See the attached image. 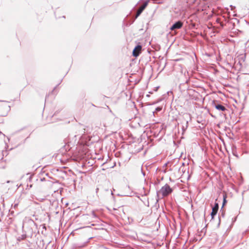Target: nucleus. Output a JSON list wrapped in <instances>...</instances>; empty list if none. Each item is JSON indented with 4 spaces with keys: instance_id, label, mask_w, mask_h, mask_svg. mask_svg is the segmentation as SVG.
I'll return each instance as SVG.
<instances>
[{
    "instance_id": "obj_1",
    "label": "nucleus",
    "mask_w": 249,
    "mask_h": 249,
    "mask_svg": "<svg viewBox=\"0 0 249 249\" xmlns=\"http://www.w3.org/2000/svg\"><path fill=\"white\" fill-rule=\"evenodd\" d=\"M172 191V189L166 184L157 192V196L159 198H162L170 194Z\"/></svg>"
},
{
    "instance_id": "obj_2",
    "label": "nucleus",
    "mask_w": 249,
    "mask_h": 249,
    "mask_svg": "<svg viewBox=\"0 0 249 249\" xmlns=\"http://www.w3.org/2000/svg\"><path fill=\"white\" fill-rule=\"evenodd\" d=\"M183 26V23L180 21H178L175 23L174 24H173L170 28V30L173 31L175 29H178L181 28Z\"/></svg>"
},
{
    "instance_id": "obj_3",
    "label": "nucleus",
    "mask_w": 249,
    "mask_h": 249,
    "mask_svg": "<svg viewBox=\"0 0 249 249\" xmlns=\"http://www.w3.org/2000/svg\"><path fill=\"white\" fill-rule=\"evenodd\" d=\"M148 1L145 2L138 10L137 12V14L136 15V18H137L138 16L140 15V14L142 13V12L144 10V9L146 8V7L148 5Z\"/></svg>"
},
{
    "instance_id": "obj_4",
    "label": "nucleus",
    "mask_w": 249,
    "mask_h": 249,
    "mask_svg": "<svg viewBox=\"0 0 249 249\" xmlns=\"http://www.w3.org/2000/svg\"><path fill=\"white\" fill-rule=\"evenodd\" d=\"M142 50V46L141 45H137L133 51V55L135 57H137L139 55Z\"/></svg>"
},
{
    "instance_id": "obj_5",
    "label": "nucleus",
    "mask_w": 249,
    "mask_h": 249,
    "mask_svg": "<svg viewBox=\"0 0 249 249\" xmlns=\"http://www.w3.org/2000/svg\"><path fill=\"white\" fill-rule=\"evenodd\" d=\"M218 210V204L215 203L214 206L213 208L211 215L212 218L216 214Z\"/></svg>"
},
{
    "instance_id": "obj_6",
    "label": "nucleus",
    "mask_w": 249,
    "mask_h": 249,
    "mask_svg": "<svg viewBox=\"0 0 249 249\" xmlns=\"http://www.w3.org/2000/svg\"><path fill=\"white\" fill-rule=\"evenodd\" d=\"M214 107L215 108H216L217 110L219 111H224L226 110V107L224 106L221 105L214 104Z\"/></svg>"
},
{
    "instance_id": "obj_7",
    "label": "nucleus",
    "mask_w": 249,
    "mask_h": 249,
    "mask_svg": "<svg viewBox=\"0 0 249 249\" xmlns=\"http://www.w3.org/2000/svg\"><path fill=\"white\" fill-rule=\"evenodd\" d=\"M226 195H225V196H224L223 205H224V204H225V203L226 202Z\"/></svg>"
}]
</instances>
